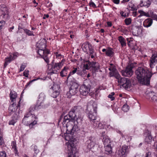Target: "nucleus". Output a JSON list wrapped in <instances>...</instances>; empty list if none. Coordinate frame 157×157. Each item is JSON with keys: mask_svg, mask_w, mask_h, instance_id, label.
Instances as JSON below:
<instances>
[{"mask_svg": "<svg viewBox=\"0 0 157 157\" xmlns=\"http://www.w3.org/2000/svg\"><path fill=\"white\" fill-rule=\"evenodd\" d=\"M135 73L138 82L140 84L144 85L149 84L151 78L153 74L151 70L149 71L144 67H139Z\"/></svg>", "mask_w": 157, "mask_h": 157, "instance_id": "nucleus-1", "label": "nucleus"}, {"mask_svg": "<svg viewBox=\"0 0 157 157\" xmlns=\"http://www.w3.org/2000/svg\"><path fill=\"white\" fill-rule=\"evenodd\" d=\"M69 135H67L65 137V139L68 141L67 144L68 150L69 151L68 157H77L76 156L75 146L77 144L76 140L73 138H69Z\"/></svg>", "mask_w": 157, "mask_h": 157, "instance_id": "nucleus-2", "label": "nucleus"}, {"mask_svg": "<svg viewBox=\"0 0 157 157\" xmlns=\"http://www.w3.org/2000/svg\"><path fill=\"white\" fill-rule=\"evenodd\" d=\"M97 108V104L95 103L87 106V113L89 118L92 121L96 120Z\"/></svg>", "mask_w": 157, "mask_h": 157, "instance_id": "nucleus-3", "label": "nucleus"}, {"mask_svg": "<svg viewBox=\"0 0 157 157\" xmlns=\"http://www.w3.org/2000/svg\"><path fill=\"white\" fill-rule=\"evenodd\" d=\"M34 115L31 113H28L25 116L22 121V123L26 125H29L32 127L36 124Z\"/></svg>", "mask_w": 157, "mask_h": 157, "instance_id": "nucleus-4", "label": "nucleus"}, {"mask_svg": "<svg viewBox=\"0 0 157 157\" xmlns=\"http://www.w3.org/2000/svg\"><path fill=\"white\" fill-rule=\"evenodd\" d=\"M84 68L87 70L90 69L94 72L98 71L100 68V65L98 63L94 62H90L88 61L84 64Z\"/></svg>", "mask_w": 157, "mask_h": 157, "instance_id": "nucleus-5", "label": "nucleus"}, {"mask_svg": "<svg viewBox=\"0 0 157 157\" xmlns=\"http://www.w3.org/2000/svg\"><path fill=\"white\" fill-rule=\"evenodd\" d=\"M78 83L76 82H72L69 89V91L67 93V98H71V97L75 95L78 91Z\"/></svg>", "mask_w": 157, "mask_h": 157, "instance_id": "nucleus-6", "label": "nucleus"}, {"mask_svg": "<svg viewBox=\"0 0 157 157\" xmlns=\"http://www.w3.org/2000/svg\"><path fill=\"white\" fill-rule=\"evenodd\" d=\"M129 146L123 145L119 150L117 151L116 154L119 157H126L129 152Z\"/></svg>", "mask_w": 157, "mask_h": 157, "instance_id": "nucleus-7", "label": "nucleus"}, {"mask_svg": "<svg viewBox=\"0 0 157 157\" xmlns=\"http://www.w3.org/2000/svg\"><path fill=\"white\" fill-rule=\"evenodd\" d=\"M82 122V118L78 117L73 123L74 125L71 129V134H73L78 131L79 130V126L81 125Z\"/></svg>", "mask_w": 157, "mask_h": 157, "instance_id": "nucleus-8", "label": "nucleus"}, {"mask_svg": "<svg viewBox=\"0 0 157 157\" xmlns=\"http://www.w3.org/2000/svg\"><path fill=\"white\" fill-rule=\"evenodd\" d=\"M146 94V98L150 101L154 103H157V94L153 91H151Z\"/></svg>", "mask_w": 157, "mask_h": 157, "instance_id": "nucleus-9", "label": "nucleus"}, {"mask_svg": "<svg viewBox=\"0 0 157 157\" xmlns=\"http://www.w3.org/2000/svg\"><path fill=\"white\" fill-rule=\"evenodd\" d=\"M72 112H69L68 115L65 116L63 119V124H65L66 122H69L70 120H72L74 121L78 118L76 115L75 116L72 114Z\"/></svg>", "mask_w": 157, "mask_h": 157, "instance_id": "nucleus-10", "label": "nucleus"}, {"mask_svg": "<svg viewBox=\"0 0 157 157\" xmlns=\"http://www.w3.org/2000/svg\"><path fill=\"white\" fill-rule=\"evenodd\" d=\"M63 60L59 63H55L52 66V73L54 74H57L58 71L62 67L63 65Z\"/></svg>", "mask_w": 157, "mask_h": 157, "instance_id": "nucleus-11", "label": "nucleus"}, {"mask_svg": "<svg viewBox=\"0 0 157 157\" xmlns=\"http://www.w3.org/2000/svg\"><path fill=\"white\" fill-rule=\"evenodd\" d=\"M121 72L122 75L124 76L128 77L131 76L133 73L132 67L130 66H128L126 67L125 70H122Z\"/></svg>", "mask_w": 157, "mask_h": 157, "instance_id": "nucleus-12", "label": "nucleus"}, {"mask_svg": "<svg viewBox=\"0 0 157 157\" xmlns=\"http://www.w3.org/2000/svg\"><path fill=\"white\" fill-rule=\"evenodd\" d=\"M0 9L2 12V16L5 19H7L9 17L8 9L6 6L2 5L0 6Z\"/></svg>", "mask_w": 157, "mask_h": 157, "instance_id": "nucleus-13", "label": "nucleus"}, {"mask_svg": "<svg viewBox=\"0 0 157 157\" xmlns=\"http://www.w3.org/2000/svg\"><path fill=\"white\" fill-rule=\"evenodd\" d=\"M90 91V88L88 86L83 84L80 87L79 91L80 94L83 96L86 95Z\"/></svg>", "mask_w": 157, "mask_h": 157, "instance_id": "nucleus-14", "label": "nucleus"}, {"mask_svg": "<svg viewBox=\"0 0 157 157\" xmlns=\"http://www.w3.org/2000/svg\"><path fill=\"white\" fill-rule=\"evenodd\" d=\"M45 98V95L44 93H41L39 95L38 100L36 103V105L38 107L40 106H43Z\"/></svg>", "mask_w": 157, "mask_h": 157, "instance_id": "nucleus-15", "label": "nucleus"}, {"mask_svg": "<svg viewBox=\"0 0 157 157\" xmlns=\"http://www.w3.org/2000/svg\"><path fill=\"white\" fill-rule=\"evenodd\" d=\"M138 12L142 16H145L147 17H151L152 18L157 21V15L155 14H154L153 12L150 11V13L151 15L149 13H146L143 10H139Z\"/></svg>", "mask_w": 157, "mask_h": 157, "instance_id": "nucleus-16", "label": "nucleus"}, {"mask_svg": "<svg viewBox=\"0 0 157 157\" xmlns=\"http://www.w3.org/2000/svg\"><path fill=\"white\" fill-rule=\"evenodd\" d=\"M81 110V108L80 107L75 106L71 109V110L70 112H72L71 114L74 116H75V115H76L77 118L78 117H79V115L80 112Z\"/></svg>", "mask_w": 157, "mask_h": 157, "instance_id": "nucleus-17", "label": "nucleus"}, {"mask_svg": "<svg viewBox=\"0 0 157 157\" xmlns=\"http://www.w3.org/2000/svg\"><path fill=\"white\" fill-rule=\"evenodd\" d=\"M157 63V52L153 55L150 59V67L152 68Z\"/></svg>", "mask_w": 157, "mask_h": 157, "instance_id": "nucleus-18", "label": "nucleus"}, {"mask_svg": "<svg viewBox=\"0 0 157 157\" xmlns=\"http://www.w3.org/2000/svg\"><path fill=\"white\" fill-rule=\"evenodd\" d=\"M38 53L42 58L43 56H47L48 54L49 53V51L48 50L39 48L38 51Z\"/></svg>", "mask_w": 157, "mask_h": 157, "instance_id": "nucleus-19", "label": "nucleus"}, {"mask_svg": "<svg viewBox=\"0 0 157 157\" xmlns=\"http://www.w3.org/2000/svg\"><path fill=\"white\" fill-rule=\"evenodd\" d=\"M10 97L11 102H13L12 104L13 106L14 104V101H15V99L17 97V93L14 91H11L10 94Z\"/></svg>", "mask_w": 157, "mask_h": 157, "instance_id": "nucleus-20", "label": "nucleus"}, {"mask_svg": "<svg viewBox=\"0 0 157 157\" xmlns=\"http://www.w3.org/2000/svg\"><path fill=\"white\" fill-rule=\"evenodd\" d=\"M153 23L152 20L150 18H147L144 20L143 22L144 26L146 28L150 27Z\"/></svg>", "mask_w": 157, "mask_h": 157, "instance_id": "nucleus-21", "label": "nucleus"}, {"mask_svg": "<svg viewBox=\"0 0 157 157\" xmlns=\"http://www.w3.org/2000/svg\"><path fill=\"white\" fill-rule=\"evenodd\" d=\"M38 47L39 49H45L46 45V40L44 39H42L41 42L37 44Z\"/></svg>", "mask_w": 157, "mask_h": 157, "instance_id": "nucleus-22", "label": "nucleus"}, {"mask_svg": "<svg viewBox=\"0 0 157 157\" xmlns=\"http://www.w3.org/2000/svg\"><path fill=\"white\" fill-rule=\"evenodd\" d=\"M91 46V44L89 42H86L82 44V48L84 52H86L89 49V48H90Z\"/></svg>", "mask_w": 157, "mask_h": 157, "instance_id": "nucleus-23", "label": "nucleus"}, {"mask_svg": "<svg viewBox=\"0 0 157 157\" xmlns=\"http://www.w3.org/2000/svg\"><path fill=\"white\" fill-rule=\"evenodd\" d=\"M87 144V147L88 150H90L91 148L94 147L95 144V142L93 140L89 139L86 142Z\"/></svg>", "mask_w": 157, "mask_h": 157, "instance_id": "nucleus-24", "label": "nucleus"}, {"mask_svg": "<svg viewBox=\"0 0 157 157\" xmlns=\"http://www.w3.org/2000/svg\"><path fill=\"white\" fill-rule=\"evenodd\" d=\"M126 82L124 83L123 87L124 88L128 90L130 88L131 86V83L129 79L126 78Z\"/></svg>", "mask_w": 157, "mask_h": 157, "instance_id": "nucleus-25", "label": "nucleus"}, {"mask_svg": "<svg viewBox=\"0 0 157 157\" xmlns=\"http://www.w3.org/2000/svg\"><path fill=\"white\" fill-rule=\"evenodd\" d=\"M113 71L109 72L111 76H114L116 78H118L120 77V75L115 69H113Z\"/></svg>", "mask_w": 157, "mask_h": 157, "instance_id": "nucleus-26", "label": "nucleus"}, {"mask_svg": "<svg viewBox=\"0 0 157 157\" xmlns=\"http://www.w3.org/2000/svg\"><path fill=\"white\" fill-rule=\"evenodd\" d=\"M118 40L122 47L126 46V44L125 40L123 36H119L118 37Z\"/></svg>", "mask_w": 157, "mask_h": 157, "instance_id": "nucleus-27", "label": "nucleus"}, {"mask_svg": "<svg viewBox=\"0 0 157 157\" xmlns=\"http://www.w3.org/2000/svg\"><path fill=\"white\" fill-rule=\"evenodd\" d=\"M68 69V67H64L60 73V76L62 77L66 76Z\"/></svg>", "mask_w": 157, "mask_h": 157, "instance_id": "nucleus-28", "label": "nucleus"}, {"mask_svg": "<svg viewBox=\"0 0 157 157\" xmlns=\"http://www.w3.org/2000/svg\"><path fill=\"white\" fill-rule=\"evenodd\" d=\"M105 153L107 154H111L112 152V148L111 145L105 146Z\"/></svg>", "mask_w": 157, "mask_h": 157, "instance_id": "nucleus-29", "label": "nucleus"}, {"mask_svg": "<svg viewBox=\"0 0 157 157\" xmlns=\"http://www.w3.org/2000/svg\"><path fill=\"white\" fill-rule=\"evenodd\" d=\"M93 125L94 127H98L99 129L103 128L104 125L101 123H98V121H94Z\"/></svg>", "mask_w": 157, "mask_h": 157, "instance_id": "nucleus-30", "label": "nucleus"}, {"mask_svg": "<svg viewBox=\"0 0 157 157\" xmlns=\"http://www.w3.org/2000/svg\"><path fill=\"white\" fill-rule=\"evenodd\" d=\"M132 32L134 35L137 36L140 34V31L138 27H135L132 29Z\"/></svg>", "mask_w": 157, "mask_h": 157, "instance_id": "nucleus-31", "label": "nucleus"}, {"mask_svg": "<svg viewBox=\"0 0 157 157\" xmlns=\"http://www.w3.org/2000/svg\"><path fill=\"white\" fill-rule=\"evenodd\" d=\"M113 49L110 48H109L108 49L106 50V55L109 57H112L113 55Z\"/></svg>", "mask_w": 157, "mask_h": 157, "instance_id": "nucleus-32", "label": "nucleus"}, {"mask_svg": "<svg viewBox=\"0 0 157 157\" xmlns=\"http://www.w3.org/2000/svg\"><path fill=\"white\" fill-rule=\"evenodd\" d=\"M126 78L124 77L121 78L120 75V77L118 78L117 79H118V82L120 83L121 85L123 86L124 83L126 82Z\"/></svg>", "mask_w": 157, "mask_h": 157, "instance_id": "nucleus-33", "label": "nucleus"}, {"mask_svg": "<svg viewBox=\"0 0 157 157\" xmlns=\"http://www.w3.org/2000/svg\"><path fill=\"white\" fill-rule=\"evenodd\" d=\"M21 30H20V32L21 33H25V34H27L29 36H31L33 35V33L29 30L27 29H23L22 28H20Z\"/></svg>", "mask_w": 157, "mask_h": 157, "instance_id": "nucleus-34", "label": "nucleus"}, {"mask_svg": "<svg viewBox=\"0 0 157 157\" xmlns=\"http://www.w3.org/2000/svg\"><path fill=\"white\" fill-rule=\"evenodd\" d=\"M39 108H40V107H38L36 104V105H33L29 108V113H31V112Z\"/></svg>", "mask_w": 157, "mask_h": 157, "instance_id": "nucleus-35", "label": "nucleus"}, {"mask_svg": "<svg viewBox=\"0 0 157 157\" xmlns=\"http://www.w3.org/2000/svg\"><path fill=\"white\" fill-rule=\"evenodd\" d=\"M103 141L105 146H108V145H111L110 141L109 139L108 138H103Z\"/></svg>", "mask_w": 157, "mask_h": 157, "instance_id": "nucleus-36", "label": "nucleus"}, {"mask_svg": "<svg viewBox=\"0 0 157 157\" xmlns=\"http://www.w3.org/2000/svg\"><path fill=\"white\" fill-rule=\"evenodd\" d=\"M52 91L60 92L59 86L57 84L54 85L52 87Z\"/></svg>", "mask_w": 157, "mask_h": 157, "instance_id": "nucleus-37", "label": "nucleus"}, {"mask_svg": "<svg viewBox=\"0 0 157 157\" xmlns=\"http://www.w3.org/2000/svg\"><path fill=\"white\" fill-rule=\"evenodd\" d=\"M12 57V56L10 55L9 57L6 59L5 62L4 64V67H6L9 63H10L12 60H13Z\"/></svg>", "mask_w": 157, "mask_h": 157, "instance_id": "nucleus-38", "label": "nucleus"}, {"mask_svg": "<svg viewBox=\"0 0 157 157\" xmlns=\"http://www.w3.org/2000/svg\"><path fill=\"white\" fill-rule=\"evenodd\" d=\"M74 70L72 71H71L70 72L69 74L68 75V76L67 77V81H70V79H69V77L70 76L74 74L77 71V68H74Z\"/></svg>", "mask_w": 157, "mask_h": 157, "instance_id": "nucleus-39", "label": "nucleus"}, {"mask_svg": "<svg viewBox=\"0 0 157 157\" xmlns=\"http://www.w3.org/2000/svg\"><path fill=\"white\" fill-rule=\"evenodd\" d=\"M11 146L12 147V148L14 151L15 154H17V155H18V153L17 152V151L16 148L15 143L14 141H13L11 143Z\"/></svg>", "mask_w": 157, "mask_h": 157, "instance_id": "nucleus-40", "label": "nucleus"}, {"mask_svg": "<svg viewBox=\"0 0 157 157\" xmlns=\"http://www.w3.org/2000/svg\"><path fill=\"white\" fill-rule=\"evenodd\" d=\"M128 6L130 7L131 8V10L132 11H136L137 9V7L135 6L134 4H132L131 2L129 3Z\"/></svg>", "mask_w": 157, "mask_h": 157, "instance_id": "nucleus-41", "label": "nucleus"}, {"mask_svg": "<svg viewBox=\"0 0 157 157\" xmlns=\"http://www.w3.org/2000/svg\"><path fill=\"white\" fill-rule=\"evenodd\" d=\"M59 91H52L51 96L54 98H56L59 95Z\"/></svg>", "mask_w": 157, "mask_h": 157, "instance_id": "nucleus-42", "label": "nucleus"}, {"mask_svg": "<svg viewBox=\"0 0 157 157\" xmlns=\"http://www.w3.org/2000/svg\"><path fill=\"white\" fill-rule=\"evenodd\" d=\"M122 109L124 112H127L129 110L128 106L127 105H124L122 107Z\"/></svg>", "mask_w": 157, "mask_h": 157, "instance_id": "nucleus-43", "label": "nucleus"}, {"mask_svg": "<svg viewBox=\"0 0 157 157\" xmlns=\"http://www.w3.org/2000/svg\"><path fill=\"white\" fill-rule=\"evenodd\" d=\"M124 21L126 24L127 25H128L131 23L132 20L130 18H128L124 20Z\"/></svg>", "mask_w": 157, "mask_h": 157, "instance_id": "nucleus-44", "label": "nucleus"}, {"mask_svg": "<svg viewBox=\"0 0 157 157\" xmlns=\"http://www.w3.org/2000/svg\"><path fill=\"white\" fill-rule=\"evenodd\" d=\"M114 94V93L112 92L108 96V97L111 99V101H113L114 99L115 98L113 96Z\"/></svg>", "mask_w": 157, "mask_h": 157, "instance_id": "nucleus-45", "label": "nucleus"}, {"mask_svg": "<svg viewBox=\"0 0 157 157\" xmlns=\"http://www.w3.org/2000/svg\"><path fill=\"white\" fill-rule=\"evenodd\" d=\"M151 136L149 135L146 138L145 140L146 142H147L148 143H149L151 142Z\"/></svg>", "mask_w": 157, "mask_h": 157, "instance_id": "nucleus-46", "label": "nucleus"}, {"mask_svg": "<svg viewBox=\"0 0 157 157\" xmlns=\"http://www.w3.org/2000/svg\"><path fill=\"white\" fill-rule=\"evenodd\" d=\"M151 4V2L149 0H148L147 2H144L143 5L147 7H149Z\"/></svg>", "mask_w": 157, "mask_h": 157, "instance_id": "nucleus-47", "label": "nucleus"}, {"mask_svg": "<svg viewBox=\"0 0 157 157\" xmlns=\"http://www.w3.org/2000/svg\"><path fill=\"white\" fill-rule=\"evenodd\" d=\"M10 55L12 56V58L13 60L15 59L18 56V54L17 53H15Z\"/></svg>", "mask_w": 157, "mask_h": 157, "instance_id": "nucleus-48", "label": "nucleus"}, {"mask_svg": "<svg viewBox=\"0 0 157 157\" xmlns=\"http://www.w3.org/2000/svg\"><path fill=\"white\" fill-rule=\"evenodd\" d=\"M47 56H43L42 58L44 59L46 62L48 64L49 62V60L48 58L47 57Z\"/></svg>", "mask_w": 157, "mask_h": 157, "instance_id": "nucleus-49", "label": "nucleus"}, {"mask_svg": "<svg viewBox=\"0 0 157 157\" xmlns=\"http://www.w3.org/2000/svg\"><path fill=\"white\" fill-rule=\"evenodd\" d=\"M17 122V121L16 120L13 119L10 121H9V124L10 125H13L14 124Z\"/></svg>", "mask_w": 157, "mask_h": 157, "instance_id": "nucleus-50", "label": "nucleus"}, {"mask_svg": "<svg viewBox=\"0 0 157 157\" xmlns=\"http://www.w3.org/2000/svg\"><path fill=\"white\" fill-rule=\"evenodd\" d=\"M0 157H6V155L5 151H1L0 152Z\"/></svg>", "mask_w": 157, "mask_h": 157, "instance_id": "nucleus-51", "label": "nucleus"}, {"mask_svg": "<svg viewBox=\"0 0 157 157\" xmlns=\"http://www.w3.org/2000/svg\"><path fill=\"white\" fill-rule=\"evenodd\" d=\"M55 54L57 58L60 59L61 58L62 56L61 54L58 53L57 52H55Z\"/></svg>", "mask_w": 157, "mask_h": 157, "instance_id": "nucleus-52", "label": "nucleus"}, {"mask_svg": "<svg viewBox=\"0 0 157 157\" xmlns=\"http://www.w3.org/2000/svg\"><path fill=\"white\" fill-rule=\"evenodd\" d=\"M89 5L94 7V8H95V7H96V6L95 5V3L92 1V0H91L90 1V2L89 3Z\"/></svg>", "mask_w": 157, "mask_h": 157, "instance_id": "nucleus-53", "label": "nucleus"}, {"mask_svg": "<svg viewBox=\"0 0 157 157\" xmlns=\"http://www.w3.org/2000/svg\"><path fill=\"white\" fill-rule=\"evenodd\" d=\"M29 71L28 70H25L23 72V76H25L26 77H28L29 75Z\"/></svg>", "mask_w": 157, "mask_h": 157, "instance_id": "nucleus-54", "label": "nucleus"}, {"mask_svg": "<svg viewBox=\"0 0 157 157\" xmlns=\"http://www.w3.org/2000/svg\"><path fill=\"white\" fill-rule=\"evenodd\" d=\"M5 23V21H0V29L2 28V26L4 25Z\"/></svg>", "mask_w": 157, "mask_h": 157, "instance_id": "nucleus-55", "label": "nucleus"}, {"mask_svg": "<svg viewBox=\"0 0 157 157\" xmlns=\"http://www.w3.org/2000/svg\"><path fill=\"white\" fill-rule=\"evenodd\" d=\"M26 66L25 64H22L20 67V71H23Z\"/></svg>", "mask_w": 157, "mask_h": 157, "instance_id": "nucleus-56", "label": "nucleus"}, {"mask_svg": "<svg viewBox=\"0 0 157 157\" xmlns=\"http://www.w3.org/2000/svg\"><path fill=\"white\" fill-rule=\"evenodd\" d=\"M77 74L78 75L82 76H83V71H79V70H78L77 72Z\"/></svg>", "mask_w": 157, "mask_h": 157, "instance_id": "nucleus-57", "label": "nucleus"}, {"mask_svg": "<svg viewBox=\"0 0 157 157\" xmlns=\"http://www.w3.org/2000/svg\"><path fill=\"white\" fill-rule=\"evenodd\" d=\"M34 150L36 155L37 154V153L39 152V150L37 149V147L36 146H34Z\"/></svg>", "mask_w": 157, "mask_h": 157, "instance_id": "nucleus-58", "label": "nucleus"}, {"mask_svg": "<svg viewBox=\"0 0 157 157\" xmlns=\"http://www.w3.org/2000/svg\"><path fill=\"white\" fill-rule=\"evenodd\" d=\"M88 50H89V53H90V52H92L94 51V50L93 48H92V46H91L90 48H89V49H88Z\"/></svg>", "mask_w": 157, "mask_h": 157, "instance_id": "nucleus-59", "label": "nucleus"}, {"mask_svg": "<svg viewBox=\"0 0 157 157\" xmlns=\"http://www.w3.org/2000/svg\"><path fill=\"white\" fill-rule=\"evenodd\" d=\"M145 157H151V153L148 152L146 154Z\"/></svg>", "mask_w": 157, "mask_h": 157, "instance_id": "nucleus-60", "label": "nucleus"}, {"mask_svg": "<svg viewBox=\"0 0 157 157\" xmlns=\"http://www.w3.org/2000/svg\"><path fill=\"white\" fill-rule=\"evenodd\" d=\"M25 18V15L23 16V18L24 19H22L24 22V25L26 24V19ZM21 20H22V19Z\"/></svg>", "mask_w": 157, "mask_h": 157, "instance_id": "nucleus-61", "label": "nucleus"}, {"mask_svg": "<svg viewBox=\"0 0 157 157\" xmlns=\"http://www.w3.org/2000/svg\"><path fill=\"white\" fill-rule=\"evenodd\" d=\"M137 15V12L136 11H135L133 12L132 13V15L135 17H136Z\"/></svg>", "mask_w": 157, "mask_h": 157, "instance_id": "nucleus-62", "label": "nucleus"}, {"mask_svg": "<svg viewBox=\"0 0 157 157\" xmlns=\"http://www.w3.org/2000/svg\"><path fill=\"white\" fill-rule=\"evenodd\" d=\"M113 2L116 4H118L120 2V0H113Z\"/></svg>", "mask_w": 157, "mask_h": 157, "instance_id": "nucleus-63", "label": "nucleus"}, {"mask_svg": "<svg viewBox=\"0 0 157 157\" xmlns=\"http://www.w3.org/2000/svg\"><path fill=\"white\" fill-rule=\"evenodd\" d=\"M120 14L121 15V16H122V17H126V15H124V12L123 11H121L120 12Z\"/></svg>", "mask_w": 157, "mask_h": 157, "instance_id": "nucleus-64", "label": "nucleus"}]
</instances>
